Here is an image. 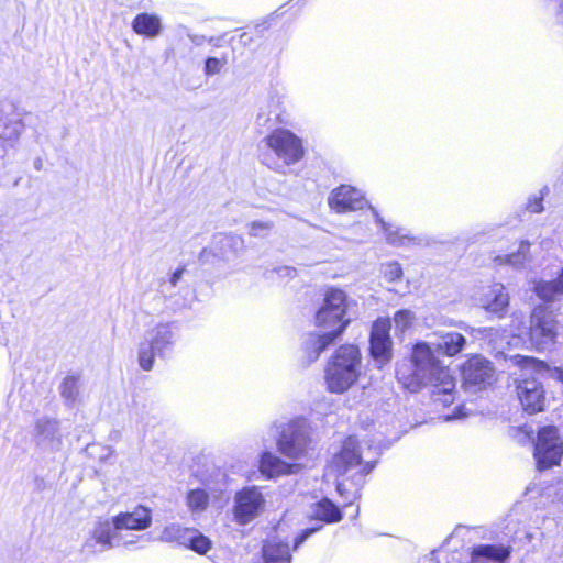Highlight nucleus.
Here are the masks:
<instances>
[{
  "label": "nucleus",
  "mask_w": 563,
  "mask_h": 563,
  "mask_svg": "<svg viewBox=\"0 0 563 563\" xmlns=\"http://www.w3.org/2000/svg\"><path fill=\"white\" fill-rule=\"evenodd\" d=\"M188 539L189 540L186 548H189L199 554H205L211 548V541L209 538L196 529H192V533H190Z\"/></svg>",
  "instance_id": "473e14b6"
},
{
  "label": "nucleus",
  "mask_w": 563,
  "mask_h": 563,
  "mask_svg": "<svg viewBox=\"0 0 563 563\" xmlns=\"http://www.w3.org/2000/svg\"><path fill=\"white\" fill-rule=\"evenodd\" d=\"M264 563H290L291 554L288 543L278 537L269 538L263 547Z\"/></svg>",
  "instance_id": "5701e85b"
},
{
  "label": "nucleus",
  "mask_w": 563,
  "mask_h": 563,
  "mask_svg": "<svg viewBox=\"0 0 563 563\" xmlns=\"http://www.w3.org/2000/svg\"><path fill=\"white\" fill-rule=\"evenodd\" d=\"M383 277L388 283H396L401 280L404 276L402 267L397 262H388L382 266Z\"/></svg>",
  "instance_id": "72a5a7b5"
},
{
  "label": "nucleus",
  "mask_w": 563,
  "mask_h": 563,
  "mask_svg": "<svg viewBox=\"0 0 563 563\" xmlns=\"http://www.w3.org/2000/svg\"><path fill=\"white\" fill-rule=\"evenodd\" d=\"M190 533H192V529L172 523L163 529L159 540L164 542H176L187 547Z\"/></svg>",
  "instance_id": "cd10ccee"
},
{
  "label": "nucleus",
  "mask_w": 563,
  "mask_h": 563,
  "mask_svg": "<svg viewBox=\"0 0 563 563\" xmlns=\"http://www.w3.org/2000/svg\"><path fill=\"white\" fill-rule=\"evenodd\" d=\"M556 336V325L553 314L548 308L537 307L531 314L530 341L538 350H544L553 344Z\"/></svg>",
  "instance_id": "9b49d317"
},
{
  "label": "nucleus",
  "mask_w": 563,
  "mask_h": 563,
  "mask_svg": "<svg viewBox=\"0 0 563 563\" xmlns=\"http://www.w3.org/2000/svg\"><path fill=\"white\" fill-rule=\"evenodd\" d=\"M183 273H184V269H183V268H178V269H176V271L172 274V276H170V284H172L173 286H176V285H177V283L179 282V279H180V278H181V276H183Z\"/></svg>",
  "instance_id": "37998d69"
},
{
  "label": "nucleus",
  "mask_w": 563,
  "mask_h": 563,
  "mask_svg": "<svg viewBox=\"0 0 563 563\" xmlns=\"http://www.w3.org/2000/svg\"><path fill=\"white\" fill-rule=\"evenodd\" d=\"M511 362L517 366H521L523 369H532L540 374H548L550 378L558 380L563 385L562 367H551L542 361L522 355L512 356Z\"/></svg>",
  "instance_id": "4be33fe9"
},
{
  "label": "nucleus",
  "mask_w": 563,
  "mask_h": 563,
  "mask_svg": "<svg viewBox=\"0 0 563 563\" xmlns=\"http://www.w3.org/2000/svg\"><path fill=\"white\" fill-rule=\"evenodd\" d=\"M269 153L263 154V163L275 172L299 163L305 156L302 140L292 131L284 128L273 130L263 139Z\"/></svg>",
  "instance_id": "423d86ee"
},
{
  "label": "nucleus",
  "mask_w": 563,
  "mask_h": 563,
  "mask_svg": "<svg viewBox=\"0 0 563 563\" xmlns=\"http://www.w3.org/2000/svg\"><path fill=\"white\" fill-rule=\"evenodd\" d=\"M267 507L263 488L256 485L239 489L233 497L232 516L240 526H246L262 516Z\"/></svg>",
  "instance_id": "0eeeda50"
},
{
  "label": "nucleus",
  "mask_w": 563,
  "mask_h": 563,
  "mask_svg": "<svg viewBox=\"0 0 563 563\" xmlns=\"http://www.w3.org/2000/svg\"><path fill=\"white\" fill-rule=\"evenodd\" d=\"M390 320L387 318L377 319L371 331V354L375 362L383 366L391 358V339L389 335Z\"/></svg>",
  "instance_id": "ddd939ff"
},
{
  "label": "nucleus",
  "mask_w": 563,
  "mask_h": 563,
  "mask_svg": "<svg viewBox=\"0 0 563 563\" xmlns=\"http://www.w3.org/2000/svg\"><path fill=\"white\" fill-rule=\"evenodd\" d=\"M319 529L318 528H310V529H306L301 532V534H299L296 539H295V545L294 548L297 549L301 543L305 542V540L311 536L313 532H316L317 530Z\"/></svg>",
  "instance_id": "79ce46f5"
},
{
  "label": "nucleus",
  "mask_w": 563,
  "mask_h": 563,
  "mask_svg": "<svg viewBox=\"0 0 563 563\" xmlns=\"http://www.w3.org/2000/svg\"><path fill=\"white\" fill-rule=\"evenodd\" d=\"M415 320L412 311L402 309L395 313L394 322L397 331L405 332L409 329Z\"/></svg>",
  "instance_id": "c9c22d12"
},
{
  "label": "nucleus",
  "mask_w": 563,
  "mask_h": 563,
  "mask_svg": "<svg viewBox=\"0 0 563 563\" xmlns=\"http://www.w3.org/2000/svg\"><path fill=\"white\" fill-rule=\"evenodd\" d=\"M156 355V349L147 341L144 340L139 344L137 363L143 371L150 372L153 369Z\"/></svg>",
  "instance_id": "7c9ffc66"
},
{
  "label": "nucleus",
  "mask_w": 563,
  "mask_h": 563,
  "mask_svg": "<svg viewBox=\"0 0 563 563\" xmlns=\"http://www.w3.org/2000/svg\"><path fill=\"white\" fill-rule=\"evenodd\" d=\"M533 428L529 424L514 427L510 430V435L515 441L520 444H526L531 441L533 434Z\"/></svg>",
  "instance_id": "4c0bfd02"
},
{
  "label": "nucleus",
  "mask_w": 563,
  "mask_h": 563,
  "mask_svg": "<svg viewBox=\"0 0 563 563\" xmlns=\"http://www.w3.org/2000/svg\"><path fill=\"white\" fill-rule=\"evenodd\" d=\"M462 378L466 387L483 388L494 380V367L481 355L471 356L462 366Z\"/></svg>",
  "instance_id": "4468645a"
},
{
  "label": "nucleus",
  "mask_w": 563,
  "mask_h": 563,
  "mask_svg": "<svg viewBox=\"0 0 563 563\" xmlns=\"http://www.w3.org/2000/svg\"><path fill=\"white\" fill-rule=\"evenodd\" d=\"M288 118L286 97L278 91L268 92L260 102L256 123L265 126L286 123Z\"/></svg>",
  "instance_id": "f8f14e48"
},
{
  "label": "nucleus",
  "mask_w": 563,
  "mask_h": 563,
  "mask_svg": "<svg viewBox=\"0 0 563 563\" xmlns=\"http://www.w3.org/2000/svg\"><path fill=\"white\" fill-rule=\"evenodd\" d=\"M377 221L380 223L385 233V239L390 245L396 247H407L418 243V240L411 236L406 229L388 224L378 217Z\"/></svg>",
  "instance_id": "b1692460"
},
{
  "label": "nucleus",
  "mask_w": 563,
  "mask_h": 563,
  "mask_svg": "<svg viewBox=\"0 0 563 563\" xmlns=\"http://www.w3.org/2000/svg\"><path fill=\"white\" fill-rule=\"evenodd\" d=\"M475 302L488 312L501 314L509 305V295L505 286L500 283H494L482 287L474 295Z\"/></svg>",
  "instance_id": "f3484780"
},
{
  "label": "nucleus",
  "mask_w": 563,
  "mask_h": 563,
  "mask_svg": "<svg viewBox=\"0 0 563 563\" xmlns=\"http://www.w3.org/2000/svg\"><path fill=\"white\" fill-rule=\"evenodd\" d=\"M151 523V510L144 506L122 511L111 519L98 520L86 538L82 550L86 553H99L114 547L135 544L140 537L126 538L125 531L145 530Z\"/></svg>",
  "instance_id": "f03ea898"
},
{
  "label": "nucleus",
  "mask_w": 563,
  "mask_h": 563,
  "mask_svg": "<svg viewBox=\"0 0 563 563\" xmlns=\"http://www.w3.org/2000/svg\"><path fill=\"white\" fill-rule=\"evenodd\" d=\"M59 391L62 397L68 402L77 401L80 394V376L67 375L59 386Z\"/></svg>",
  "instance_id": "c756f323"
},
{
  "label": "nucleus",
  "mask_w": 563,
  "mask_h": 563,
  "mask_svg": "<svg viewBox=\"0 0 563 563\" xmlns=\"http://www.w3.org/2000/svg\"><path fill=\"white\" fill-rule=\"evenodd\" d=\"M274 228L271 221H253L249 224V233L254 238H266Z\"/></svg>",
  "instance_id": "e433bc0d"
},
{
  "label": "nucleus",
  "mask_w": 563,
  "mask_h": 563,
  "mask_svg": "<svg viewBox=\"0 0 563 563\" xmlns=\"http://www.w3.org/2000/svg\"><path fill=\"white\" fill-rule=\"evenodd\" d=\"M36 445L43 451H58L62 446L63 435L59 422L49 417L36 419L32 432Z\"/></svg>",
  "instance_id": "2eb2a0df"
},
{
  "label": "nucleus",
  "mask_w": 563,
  "mask_h": 563,
  "mask_svg": "<svg viewBox=\"0 0 563 563\" xmlns=\"http://www.w3.org/2000/svg\"><path fill=\"white\" fill-rule=\"evenodd\" d=\"M132 30L147 38L158 37L163 32V23L159 15L154 13H139L131 23Z\"/></svg>",
  "instance_id": "aec40b11"
},
{
  "label": "nucleus",
  "mask_w": 563,
  "mask_h": 563,
  "mask_svg": "<svg viewBox=\"0 0 563 563\" xmlns=\"http://www.w3.org/2000/svg\"><path fill=\"white\" fill-rule=\"evenodd\" d=\"M523 373L517 380V396L525 411L536 413L544 409L545 391L542 384L529 374L541 375L532 369H523L518 366Z\"/></svg>",
  "instance_id": "9d476101"
},
{
  "label": "nucleus",
  "mask_w": 563,
  "mask_h": 563,
  "mask_svg": "<svg viewBox=\"0 0 563 563\" xmlns=\"http://www.w3.org/2000/svg\"><path fill=\"white\" fill-rule=\"evenodd\" d=\"M2 137V133L0 132V139Z\"/></svg>",
  "instance_id": "a18cd8bd"
},
{
  "label": "nucleus",
  "mask_w": 563,
  "mask_h": 563,
  "mask_svg": "<svg viewBox=\"0 0 563 563\" xmlns=\"http://www.w3.org/2000/svg\"><path fill=\"white\" fill-rule=\"evenodd\" d=\"M559 20H560L561 24L563 25V3L560 7Z\"/></svg>",
  "instance_id": "c03bdc74"
},
{
  "label": "nucleus",
  "mask_w": 563,
  "mask_h": 563,
  "mask_svg": "<svg viewBox=\"0 0 563 563\" xmlns=\"http://www.w3.org/2000/svg\"><path fill=\"white\" fill-rule=\"evenodd\" d=\"M349 299L341 289H329L323 302L316 313V325L322 333H312L305 343L306 362L313 363L320 354L346 329L350 319L346 317Z\"/></svg>",
  "instance_id": "7ed1b4c3"
},
{
  "label": "nucleus",
  "mask_w": 563,
  "mask_h": 563,
  "mask_svg": "<svg viewBox=\"0 0 563 563\" xmlns=\"http://www.w3.org/2000/svg\"><path fill=\"white\" fill-rule=\"evenodd\" d=\"M272 279H278L280 282L292 279L296 276V269L290 266H280L272 271Z\"/></svg>",
  "instance_id": "58836bf2"
},
{
  "label": "nucleus",
  "mask_w": 563,
  "mask_h": 563,
  "mask_svg": "<svg viewBox=\"0 0 563 563\" xmlns=\"http://www.w3.org/2000/svg\"><path fill=\"white\" fill-rule=\"evenodd\" d=\"M240 244V240L232 235L219 234L214 238L213 245L219 250L221 256H228V249L235 247Z\"/></svg>",
  "instance_id": "f704fd0d"
},
{
  "label": "nucleus",
  "mask_w": 563,
  "mask_h": 563,
  "mask_svg": "<svg viewBox=\"0 0 563 563\" xmlns=\"http://www.w3.org/2000/svg\"><path fill=\"white\" fill-rule=\"evenodd\" d=\"M373 465L363 462L358 443L355 438L349 437L328 464L327 475L336 479V490L343 498L352 503L358 497L364 476L373 470Z\"/></svg>",
  "instance_id": "20e7f679"
},
{
  "label": "nucleus",
  "mask_w": 563,
  "mask_h": 563,
  "mask_svg": "<svg viewBox=\"0 0 563 563\" xmlns=\"http://www.w3.org/2000/svg\"><path fill=\"white\" fill-rule=\"evenodd\" d=\"M533 456L540 470L560 464L563 457V441L555 427L548 426L539 430Z\"/></svg>",
  "instance_id": "6e6552de"
},
{
  "label": "nucleus",
  "mask_w": 563,
  "mask_h": 563,
  "mask_svg": "<svg viewBox=\"0 0 563 563\" xmlns=\"http://www.w3.org/2000/svg\"><path fill=\"white\" fill-rule=\"evenodd\" d=\"M529 242L521 241L515 253H510L505 256H497L495 261L498 264H509L514 267H521L527 261H529Z\"/></svg>",
  "instance_id": "c85d7f7f"
},
{
  "label": "nucleus",
  "mask_w": 563,
  "mask_h": 563,
  "mask_svg": "<svg viewBox=\"0 0 563 563\" xmlns=\"http://www.w3.org/2000/svg\"><path fill=\"white\" fill-rule=\"evenodd\" d=\"M362 374V354L353 344L338 347L325 366L327 388L334 394L347 391Z\"/></svg>",
  "instance_id": "39448f33"
},
{
  "label": "nucleus",
  "mask_w": 563,
  "mask_h": 563,
  "mask_svg": "<svg viewBox=\"0 0 563 563\" xmlns=\"http://www.w3.org/2000/svg\"><path fill=\"white\" fill-rule=\"evenodd\" d=\"M312 516L325 522H338L342 519L339 508L328 498L312 506Z\"/></svg>",
  "instance_id": "bb28decb"
},
{
  "label": "nucleus",
  "mask_w": 563,
  "mask_h": 563,
  "mask_svg": "<svg viewBox=\"0 0 563 563\" xmlns=\"http://www.w3.org/2000/svg\"><path fill=\"white\" fill-rule=\"evenodd\" d=\"M308 426L303 418L290 421L278 440V450L282 454L299 460L309 449Z\"/></svg>",
  "instance_id": "1a4fd4ad"
},
{
  "label": "nucleus",
  "mask_w": 563,
  "mask_h": 563,
  "mask_svg": "<svg viewBox=\"0 0 563 563\" xmlns=\"http://www.w3.org/2000/svg\"><path fill=\"white\" fill-rule=\"evenodd\" d=\"M298 470V464L286 463L269 452H265L261 456L260 471L267 478H274L286 474H295Z\"/></svg>",
  "instance_id": "6ab92c4d"
},
{
  "label": "nucleus",
  "mask_w": 563,
  "mask_h": 563,
  "mask_svg": "<svg viewBox=\"0 0 563 563\" xmlns=\"http://www.w3.org/2000/svg\"><path fill=\"white\" fill-rule=\"evenodd\" d=\"M144 340L156 349L157 356H164L175 343V327L172 323H159L147 332Z\"/></svg>",
  "instance_id": "a211bd4d"
},
{
  "label": "nucleus",
  "mask_w": 563,
  "mask_h": 563,
  "mask_svg": "<svg viewBox=\"0 0 563 563\" xmlns=\"http://www.w3.org/2000/svg\"><path fill=\"white\" fill-rule=\"evenodd\" d=\"M186 504L190 511L202 512L208 507L209 496L205 489H191L187 494Z\"/></svg>",
  "instance_id": "2f4dec72"
},
{
  "label": "nucleus",
  "mask_w": 563,
  "mask_h": 563,
  "mask_svg": "<svg viewBox=\"0 0 563 563\" xmlns=\"http://www.w3.org/2000/svg\"><path fill=\"white\" fill-rule=\"evenodd\" d=\"M543 194L534 195L528 199L527 209L533 213H540L543 210L542 206Z\"/></svg>",
  "instance_id": "a19ab883"
},
{
  "label": "nucleus",
  "mask_w": 563,
  "mask_h": 563,
  "mask_svg": "<svg viewBox=\"0 0 563 563\" xmlns=\"http://www.w3.org/2000/svg\"><path fill=\"white\" fill-rule=\"evenodd\" d=\"M438 341L432 342L439 352L448 356H453L462 351L465 344V338L456 332L434 333Z\"/></svg>",
  "instance_id": "393cba45"
},
{
  "label": "nucleus",
  "mask_w": 563,
  "mask_h": 563,
  "mask_svg": "<svg viewBox=\"0 0 563 563\" xmlns=\"http://www.w3.org/2000/svg\"><path fill=\"white\" fill-rule=\"evenodd\" d=\"M328 203L335 212L343 213L363 209L367 200L358 188L341 185L331 191Z\"/></svg>",
  "instance_id": "dca6fc26"
},
{
  "label": "nucleus",
  "mask_w": 563,
  "mask_h": 563,
  "mask_svg": "<svg viewBox=\"0 0 563 563\" xmlns=\"http://www.w3.org/2000/svg\"><path fill=\"white\" fill-rule=\"evenodd\" d=\"M413 371L409 373L406 365L397 369L399 382L410 391H417L422 386L431 385L435 394L442 395L439 398L444 406L454 401L455 379L449 368L433 356L431 347L426 342L417 343L412 350Z\"/></svg>",
  "instance_id": "f257e3e1"
},
{
  "label": "nucleus",
  "mask_w": 563,
  "mask_h": 563,
  "mask_svg": "<svg viewBox=\"0 0 563 563\" xmlns=\"http://www.w3.org/2000/svg\"><path fill=\"white\" fill-rule=\"evenodd\" d=\"M509 554L507 547L482 544L473 548L471 563H504Z\"/></svg>",
  "instance_id": "412c9836"
},
{
  "label": "nucleus",
  "mask_w": 563,
  "mask_h": 563,
  "mask_svg": "<svg viewBox=\"0 0 563 563\" xmlns=\"http://www.w3.org/2000/svg\"><path fill=\"white\" fill-rule=\"evenodd\" d=\"M225 60L219 59L216 57H210L206 60L205 65V73L206 75L212 76L217 75L221 71L222 67L224 66Z\"/></svg>",
  "instance_id": "ea45409f"
},
{
  "label": "nucleus",
  "mask_w": 563,
  "mask_h": 563,
  "mask_svg": "<svg viewBox=\"0 0 563 563\" xmlns=\"http://www.w3.org/2000/svg\"><path fill=\"white\" fill-rule=\"evenodd\" d=\"M537 296L544 301H553L563 295V268L553 280H540L533 287Z\"/></svg>",
  "instance_id": "a878e982"
}]
</instances>
